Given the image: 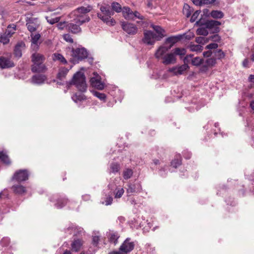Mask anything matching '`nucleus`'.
Returning <instances> with one entry per match:
<instances>
[{"label":"nucleus","mask_w":254,"mask_h":254,"mask_svg":"<svg viewBox=\"0 0 254 254\" xmlns=\"http://www.w3.org/2000/svg\"><path fill=\"white\" fill-rule=\"evenodd\" d=\"M182 36H179L177 37H171L166 39V42L171 43V45L170 46H173V45L178 40L180 39Z\"/></svg>","instance_id":"obj_44"},{"label":"nucleus","mask_w":254,"mask_h":254,"mask_svg":"<svg viewBox=\"0 0 254 254\" xmlns=\"http://www.w3.org/2000/svg\"><path fill=\"white\" fill-rule=\"evenodd\" d=\"M28 177L29 174L26 170H20L14 173L12 179L17 182H22L28 180Z\"/></svg>","instance_id":"obj_11"},{"label":"nucleus","mask_w":254,"mask_h":254,"mask_svg":"<svg viewBox=\"0 0 254 254\" xmlns=\"http://www.w3.org/2000/svg\"><path fill=\"white\" fill-rule=\"evenodd\" d=\"M47 67L43 63L33 64L31 66V70L33 72H45Z\"/></svg>","instance_id":"obj_18"},{"label":"nucleus","mask_w":254,"mask_h":254,"mask_svg":"<svg viewBox=\"0 0 254 254\" xmlns=\"http://www.w3.org/2000/svg\"><path fill=\"white\" fill-rule=\"evenodd\" d=\"M195 25L199 26H204L207 29L212 30L214 32H217L219 31V28L218 26L221 25V22L219 21L211 20H207L204 23H203L201 20H198L196 22Z\"/></svg>","instance_id":"obj_6"},{"label":"nucleus","mask_w":254,"mask_h":254,"mask_svg":"<svg viewBox=\"0 0 254 254\" xmlns=\"http://www.w3.org/2000/svg\"><path fill=\"white\" fill-rule=\"evenodd\" d=\"M31 58L33 64L43 63L45 60V57L44 55L37 52L33 53Z\"/></svg>","instance_id":"obj_20"},{"label":"nucleus","mask_w":254,"mask_h":254,"mask_svg":"<svg viewBox=\"0 0 254 254\" xmlns=\"http://www.w3.org/2000/svg\"><path fill=\"white\" fill-rule=\"evenodd\" d=\"M132 19H131L132 20H134V18L136 17V18H137L139 19H141V20H143L144 19V16H143L142 15H141L138 11H135L134 12H133L132 11Z\"/></svg>","instance_id":"obj_52"},{"label":"nucleus","mask_w":254,"mask_h":254,"mask_svg":"<svg viewBox=\"0 0 254 254\" xmlns=\"http://www.w3.org/2000/svg\"><path fill=\"white\" fill-rule=\"evenodd\" d=\"M204 58H208L212 56L214 58L218 60L222 59L224 58L225 54L220 49H217L215 51H207L203 53Z\"/></svg>","instance_id":"obj_10"},{"label":"nucleus","mask_w":254,"mask_h":254,"mask_svg":"<svg viewBox=\"0 0 254 254\" xmlns=\"http://www.w3.org/2000/svg\"><path fill=\"white\" fill-rule=\"evenodd\" d=\"M172 47V46H170L169 47L165 46H160L157 50L155 54V56L157 59H162L163 57L165 56V54Z\"/></svg>","instance_id":"obj_21"},{"label":"nucleus","mask_w":254,"mask_h":254,"mask_svg":"<svg viewBox=\"0 0 254 254\" xmlns=\"http://www.w3.org/2000/svg\"><path fill=\"white\" fill-rule=\"evenodd\" d=\"M80 25L76 23H69L66 25V28L71 33L76 34L81 30Z\"/></svg>","instance_id":"obj_24"},{"label":"nucleus","mask_w":254,"mask_h":254,"mask_svg":"<svg viewBox=\"0 0 254 254\" xmlns=\"http://www.w3.org/2000/svg\"><path fill=\"white\" fill-rule=\"evenodd\" d=\"M93 94L95 96L100 99L101 101H105L106 96L104 93H100L98 91H93Z\"/></svg>","instance_id":"obj_46"},{"label":"nucleus","mask_w":254,"mask_h":254,"mask_svg":"<svg viewBox=\"0 0 254 254\" xmlns=\"http://www.w3.org/2000/svg\"><path fill=\"white\" fill-rule=\"evenodd\" d=\"M113 201V198L111 196L107 197L106 199V205H108L112 204Z\"/></svg>","instance_id":"obj_59"},{"label":"nucleus","mask_w":254,"mask_h":254,"mask_svg":"<svg viewBox=\"0 0 254 254\" xmlns=\"http://www.w3.org/2000/svg\"><path fill=\"white\" fill-rule=\"evenodd\" d=\"M46 79V77L44 75L36 74L32 76L31 80L33 83L41 84L44 83Z\"/></svg>","instance_id":"obj_25"},{"label":"nucleus","mask_w":254,"mask_h":254,"mask_svg":"<svg viewBox=\"0 0 254 254\" xmlns=\"http://www.w3.org/2000/svg\"><path fill=\"white\" fill-rule=\"evenodd\" d=\"M10 37L7 35L5 32L0 34V42L3 44H7L9 42Z\"/></svg>","instance_id":"obj_39"},{"label":"nucleus","mask_w":254,"mask_h":254,"mask_svg":"<svg viewBox=\"0 0 254 254\" xmlns=\"http://www.w3.org/2000/svg\"><path fill=\"white\" fill-rule=\"evenodd\" d=\"M12 189L14 193L18 194H23L26 192V188L22 185H14L12 187Z\"/></svg>","instance_id":"obj_26"},{"label":"nucleus","mask_w":254,"mask_h":254,"mask_svg":"<svg viewBox=\"0 0 254 254\" xmlns=\"http://www.w3.org/2000/svg\"><path fill=\"white\" fill-rule=\"evenodd\" d=\"M30 36L31 37V47L32 48L37 51L39 49L40 43L38 41L41 38V35L39 33L34 34L31 33Z\"/></svg>","instance_id":"obj_15"},{"label":"nucleus","mask_w":254,"mask_h":254,"mask_svg":"<svg viewBox=\"0 0 254 254\" xmlns=\"http://www.w3.org/2000/svg\"><path fill=\"white\" fill-rule=\"evenodd\" d=\"M176 62V58L173 52L167 54L163 58L162 63L166 65L173 64Z\"/></svg>","instance_id":"obj_16"},{"label":"nucleus","mask_w":254,"mask_h":254,"mask_svg":"<svg viewBox=\"0 0 254 254\" xmlns=\"http://www.w3.org/2000/svg\"><path fill=\"white\" fill-rule=\"evenodd\" d=\"M53 59L54 61H58L63 64H67V61L64 56L59 53H55L53 55Z\"/></svg>","instance_id":"obj_30"},{"label":"nucleus","mask_w":254,"mask_h":254,"mask_svg":"<svg viewBox=\"0 0 254 254\" xmlns=\"http://www.w3.org/2000/svg\"><path fill=\"white\" fill-rule=\"evenodd\" d=\"M69 70L66 67L60 68L59 73L57 75V77L60 80H63L67 74Z\"/></svg>","instance_id":"obj_28"},{"label":"nucleus","mask_w":254,"mask_h":254,"mask_svg":"<svg viewBox=\"0 0 254 254\" xmlns=\"http://www.w3.org/2000/svg\"><path fill=\"white\" fill-rule=\"evenodd\" d=\"M110 254H124L123 253L121 252L120 251L119 252H113L110 253Z\"/></svg>","instance_id":"obj_63"},{"label":"nucleus","mask_w":254,"mask_h":254,"mask_svg":"<svg viewBox=\"0 0 254 254\" xmlns=\"http://www.w3.org/2000/svg\"><path fill=\"white\" fill-rule=\"evenodd\" d=\"M65 26H66L65 22H61L57 24V27L60 30L64 29Z\"/></svg>","instance_id":"obj_58"},{"label":"nucleus","mask_w":254,"mask_h":254,"mask_svg":"<svg viewBox=\"0 0 254 254\" xmlns=\"http://www.w3.org/2000/svg\"><path fill=\"white\" fill-rule=\"evenodd\" d=\"M196 43L200 44H204L206 42V39L204 37H198L195 39Z\"/></svg>","instance_id":"obj_55"},{"label":"nucleus","mask_w":254,"mask_h":254,"mask_svg":"<svg viewBox=\"0 0 254 254\" xmlns=\"http://www.w3.org/2000/svg\"><path fill=\"white\" fill-rule=\"evenodd\" d=\"M123 14L125 19L127 20L132 19V11L128 7H124L122 10Z\"/></svg>","instance_id":"obj_27"},{"label":"nucleus","mask_w":254,"mask_h":254,"mask_svg":"<svg viewBox=\"0 0 254 254\" xmlns=\"http://www.w3.org/2000/svg\"><path fill=\"white\" fill-rule=\"evenodd\" d=\"M67 203V200L66 199H61L58 201L56 203L57 208H61L63 207Z\"/></svg>","instance_id":"obj_50"},{"label":"nucleus","mask_w":254,"mask_h":254,"mask_svg":"<svg viewBox=\"0 0 254 254\" xmlns=\"http://www.w3.org/2000/svg\"><path fill=\"white\" fill-rule=\"evenodd\" d=\"M92 9V6L88 5L87 7L81 6L78 7L69 15L70 18L73 19V22L79 25H82L84 23L88 22L90 18L87 15Z\"/></svg>","instance_id":"obj_1"},{"label":"nucleus","mask_w":254,"mask_h":254,"mask_svg":"<svg viewBox=\"0 0 254 254\" xmlns=\"http://www.w3.org/2000/svg\"><path fill=\"white\" fill-rule=\"evenodd\" d=\"M204 58L205 59H203V65L201 68V70L202 71H206L208 68L214 66L216 63L215 59L212 56Z\"/></svg>","instance_id":"obj_12"},{"label":"nucleus","mask_w":254,"mask_h":254,"mask_svg":"<svg viewBox=\"0 0 254 254\" xmlns=\"http://www.w3.org/2000/svg\"><path fill=\"white\" fill-rule=\"evenodd\" d=\"M100 240V236H93L92 238V243L94 245L97 246L98 244L99 241Z\"/></svg>","instance_id":"obj_56"},{"label":"nucleus","mask_w":254,"mask_h":254,"mask_svg":"<svg viewBox=\"0 0 254 254\" xmlns=\"http://www.w3.org/2000/svg\"><path fill=\"white\" fill-rule=\"evenodd\" d=\"M218 45L216 43H211L206 47V49H208V51H215L217 50Z\"/></svg>","instance_id":"obj_48"},{"label":"nucleus","mask_w":254,"mask_h":254,"mask_svg":"<svg viewBox=\"0 0 254 254\" xmlns=\"http://www.w3.org/2000/svg\"><path fill=\"white\" fill-rule=\"evenodd\" d=\"M151 27H152L156 33L155 35L157 41L161 40L165 36V31L160 26L152 24Z\"/></svg>","instance_id":"obj_17"},{"label":"nucleus","mask_w":254,"mask_h":254,"mask_svg":"<svg viewBox=\"0 0 254 254\" xmlns=\"http://www.w3.org/2000/svg\"><path fill=\"white\" fill-rule=\"evenodd\" d=\"M250 106L253 110H254V100L251 101Z\"/></svg>","instance_id":"obj_62"},{"label":"nucleus","mask_w":254,"mask_h":254,"mask_svg":"<svg viewBox=\"0 0 254 254\" xmlns=\"http://www.w3.org/2000/svg\"><path fill=\"white\" fill-rule=\"evenodd\" d=\"M210 15L214 18H221L224 16L223 13L219 10H212Z\"/></svg>","instance_id":"obj_38"},{"label":"nucleus","mask_w":254,"mask_h":254,"mask_svg":"<svg viewBox=\"0 0 254 254\" xmlns=\"http://www.w3.org/2000/svg\"><path fill=\"white\" fill-rule=\"evenodd\" d=\"M142 40L143 43L148 45H153L155 41H157L155 34L150 30L144 31Z\"/></svg>","instance_id":"obj_7"},{"label":"nucleus","mask_w":254,"mask_h":254,"mask_svg":"<svg viewBox=\"0 0 254 254\" xmlns=\"http://www.w3.org/2000/svg\"><path fill=\"white\" fill-rule=\"evenodd\" d=\"M248 60L245 59V60L243 61V65H244V66H247V64H248Z\"/></svg>","instance_id":"obj_64"},{"label":"nucleus","mask_w":254,"mask_h":254,"mask_svg":"<svg viewBox=\"0 0 254 254\" xmlns=\"http://www.w3.org/2000/svg\"><path fill=\"white\" fill-rule=\"evenodd\" d=\"M203 59L200 57H195L191 60V64L194 66L203 65Z\"/></svg>","instance_id":"obj_34"},{"label":"nucleus","mask_w":254,"mask_h":254,"mask_svg":"<svg viewBox=\"0 0 254 254\" xmlns=\"http://www.w3.org/2000/svg\"><path fill=\"white\" fill-rule=\"evenodd\" d=\"M121 26L125 32L130 35L136 34L138 31V28L135 24L128 22H122Z\"/></svg>","instance_id":"obj_8"},{"label":"nucleus","mask_w":254,"mask_h":254,"mask_svg":"<svg viewBox=\"0 0 254 254\" xmlns=\"http://www.w3.org/2000/svg\"><path fill=\"white\" fill-rule=\"evenodd\" d=\"M196 5H200L201 0H191Z\"/></svg>","instance_id":"obj_60"},{"label":"nucleus","mask_w":254,"mask_h":254,"mask_svg":"<svg viewBox=\"0 0 254 254\" xmlns=\"http://www.w3.org/2000/svg\"><path fill=\"white\" fill-rule=\"evenodd\" d=\"M88 53L84 47H78L71 49V58L70 61L73 64L78 63L87 58Z\"/></svg>","instance_id":"obj_4"},{"label":"nucleus","mask_w":254,"mask_h":254,"mask_svg":"<svg viewBox=\"0 0 254 254\" xmlns=\"http://www.w3.org/2000/svg\"><path fill=\"white\" fill-rule=\"evenodd\" d=\"M72 99L75 102L77 103L78 101L86 100V96L82 93H75L72 97Z\"/></svg>","instance_id":"obj_33"},{"label":"nucleus","mask_w":254,"mask_h":254,"mask_svg":"<svg viewBox=\"0 0 254 254\" xmlns=\"http://www.w3.org/2000/svg\"><path fill=\"white\" fill-rule=\"evenodd\" d=\"M197 35L206 36L208 34V32L205 26L203 27H200L196 30Z\"/></svg>","instance_id":"obj_43"},{"label":"nucleus","mask_w":254,"mask_h":254,"mask_svg":"<svg viewBox=\"0 0 254 254\" xmlns=\"http://www.w3.org/2000/svg\"><path fill=\"white\" fill-rule=\"evenodd\" d=\"M112 9L113 11L116 12H120L122 11L123 8L121 5L117 2H113L111 4Z\"/></svg>","instance_id":"obj_37"},{"label":"nucleus","mask_w":254,"mask_h":254,"mask_svg":"<svg viewBox=\"0 0 254 254\" xmlns=\"http://www.w3.org/2000/svg\"><path fill=\"white\" fill-rule=\"evenodd\" d=\"M98 7L100 12L97 13L98 17L109 25H114L116 21L113 18H111L114 12L110 9V6L106 4L101 5L98 4Z\"/></svg>","instance_id":"obj_2"},{"label":"nucleus","mask_w":254,"mask_h":254,"mask_svg":"<svg viewBox=\"0 0 254 254\" xmlns=\"http://www.w3.org/2000/svg\"><path fill=\"white\" fill-rule=\"evenodd\" d=\"M0 159L2 162L6 164H9L10 163L8 156L2 152H0Z\"/></svg>","instance_id":"obj_45"},{"label":"nucleus","mask_w":254,"mask_h":254,"mask_svg":"<svg viewBox=\"0 0 254 254\" xmlns=\"http://www.w3.org/2000/svg\"><path fill=\"white\" fill-rule=\"evenodd\" d=\"M135 244L133 242L131 241L130 238H127L119 248L121 252L124 254L131 252L134 248Z\"/></svg>","instance_id":"obj_9"},{"label":"nucleus","mask_w":254,"mask_h":254,"mask_svg":"<svg viewBox=\"0 0 254 254\" xmlns=\"http://www.w3.org/2000/svg\"><path fill=\"white\" fill-rule=\"evenodd\" d=\"M46 19L49 23L50 24H54L55 23H58L61 19V17H57L55 18H51L49 16H46Z\"/></svg>","instance_id":"obj_47"},{"label":"nucleus","mask_w":254,"mask_h":254,"mask_svg":"<svg viewBox=\"0 0 254 254\" xmlns=\"http://www.w3.org/2000/svg\"><path fill=\"white\" fill-rule=\"evenodd\" d=\"M188 68L189 66L186 64H184L179 66L174 67L170 68L169 71L173 72L176 75H181Z\"/></svg>","instance_id":"obj_19"},{"label":"nucleus","mask_w":254,"mask_h":254,"mask_svg":"<svg viewBox=\"0 0 254 254\" xmlns=\"http://www.w3.org/2000/svg\"><path fill=\"white\" fill-rule=\"evenodd\" d=\"M192 11L191 8L188 4H184L183 9L184 15L186 17H189L190 16Z\"/></svg>","instance_id":"obj_35"},{"label":"nucleus","mask_w":254,"mask_h":254,"mask_svg":"<svg viewBox=\"0 0 254 254\" xmlns=\"http://www.w3.org/2000/svg\"><path fill=\"white\" fill-rule=\"evenodd\" d=\"M125 192V190L123 188H117L115 190V191L114 192L115 194V198H121L122 195H123L124 193Z\"/></svg>","instance_id":"obj_42"},{"label":"nucleus","mask_w":254,"mask_h":254,"mask_svg":"<svg viewBox=\"0 0 254 254\" xmlns=\"http://www.w3.org/2000/svg\"><path fill=\"white\" fill-rule=\"evenodd\" d=\"M127 192L128 194L136 192L134 185L128 184V188L127 190Z\"/></svg>","instance_id":"obj_51"},{"label":"nucleus","mask_w":254,"mask_h":254,"mask_svg":"<svg viewBox=\"0 0 254 254\" xmlns=\"http://www.w3.org/2000/svg\"><path fill=\"white\" fill-rule=\"evenodd\" d=\"M91 85L99 90H102L104 88V84L101 81L100 76L93 77L90 79Z\"/></svg>","instance_id":"obj_14"},{"label":"nucleus","mask_w":254,"mask_h":254,"mask_svg":"<svg viewBox=\"0 0 254 254\" xmlns=\"http://www.w3.org/2000/svg\"><path fill=\"white\" fill-rule=\"evenodd\" d=\"M83 244V242L81 239H74L71 244L72 250L75 252L79 251Z\"/></svg>","instance_id":"obj_23"},{"label":"nucleus","mask_w":254,"mask_h":254,"mask_svg":"<svg viewBox=\"0 0 254 254\" xmlns=\"http://www.w3.org/2000/svg\"><path fill=\"white\" fill-rule=\"evenodd\" d=\"M13 66H14V64L9 59L4 57H0V68L3 69Z\"/></svg>","instance_id":"obj_13"},{"label":"nucleus","mask_w":254,"mask_h":254,"mask_svg":"<svg viewBox=\"0 0 254 254\" xmlns=\"http://www.w3.org/2000/svg\"><path fill=\"white\" fill-rule=\"evenodd\" d=\"M189 48L190 49V51L196 52H200L203 50V47L202 46L200 45H195L191 43L189 46Z\"/></svg>","instance_id":"obj_32"},{"label":"nucleus","mask_w":254,"mask_h":254,"mask_svg":"<svg viewBox=\"0 0 254 254\" xmlns=\"http://www.w3.org/2000/svg\"><path fill=\"white\" fill-rule=\"evenodd\" d=\"M216 0H201L200 5L202 4H208L214 3Z\"/></svg>","instance_id":"obj_57"},{"label":"nucleus","mask_w":254,"mask_h":254,"mask_svg":"<svg viewBox=\"0 0 254 254\" xmlns=\"http://www.w3.org/2000/svg\"><path fill=\"white\" fill-rule=\"evenodd\" d=\"M200 12V11L199 10H196V11L194 12V13L192 14L190 18V21L191 22H193L196 20Z\"/></svg>","instance_id":"obj_53"},{"label":"nucleus","mask_w":254,"mask_h":254,"mask_svg":"<svg viewBox=\"0 0 254 254\" xmlns=\"http://www.w3.org/2000/svg\"><path fill=\"white\" fill-rule=\"evenodd\" d=\"M25 21L26 27L31 33L36 31L40 26V22L38 18L26 17Z\"/></svg>","instance_id":"obj_5"},{"label":"nucleus","mask_w":254,"mask_h":254,"mask_svg":"<svg viewBox=\"0 0 254 254\" xmlns=\"http://www.w3.org/2000/svg\"><path fill=\"white\" fill-rule=\"evenodd\" d=\"M110 172L113 173L118 172L120 170V165L117 163H112L110 166Z\"/></svg>","instance_id":"obj_36"},{"label":"nucleus","mask_w":254,"mask_h":254,"mask_svg":"<svg viewBox=\"0 0 254 254\" xmlns=\"http://www.w3.org/2000/svg\"><path fill=\"white\" fill-rule=\"evenodd\" d=\"M25 44L23 42H18L15 46L14 49V54L18 58L22 56V50L24 49Z\"/></svg>","instance_id":"obj_22"},{"label":"nucleus","mask_w":254,"mask_h":254,"mask_svg":"<svg viewBox=\"0 0 254 254\" xmlns=\"http://www.w3.org/2000/svg\"><path fill=\"white\" fill-rule=\"evenodd\" d=\"M119 238V236L117 233H112L109 236V241L111 243H113L114 245H116L118 243V240Z\"/></svg>","instance_id":"obj_41"},{"label":"nucleus","mask_w":254,"mask_h":254,"mask_svg":"<svg viewBox=\"0 0 254 254\" xmlns=\"http://www.w3.org/2000/svg\"><path fill=\"white\" fill-rule=\"evenodd\" d=\"M133 171L131 169L127 168L123 172V177L125 180H127L131 177Z\"/></svg>","instance_id":"obj_40"},{"label":"nucleus","mask_w":254,"mask_h":254,"mask_svg":"<svg viewBox=\"0 0 254 254\" xmlns=\"http://www.w3.org/2000/svg\"><path fill=\"white\" fill-rule=\"evenodd\" d=\"M147 6L149 8L152 7L153 4H152L151 0H147Z\"/></svg>","instance_id":"obj_61"},{"label":"nucleus","mask_w":254,"mask_h":254,"mask_svg":"<svg viewBox=\"0 0 254 254\" xmlns=\"http://www.w3.org/2000/svg\"><path fill=\"white\" fill-rule=\"evenodd\" d=\"M172 52L174 54L175 57H176V56H184L186 54V50L184 48H177L174 49Z\"/></svg>","instance_id":"obj_31"},{"label":"nucleus","mask_w":254,"mask_h":254,"mask_svg":"<svg viewBox=\"0 0 254 254\" xmlns=\"http://www.w3.org/2000/svg\"><path fill=\"white\" fill-rule=\"evenodd\" d=\"M63 38L65 41L67 42L72 43L73 42V40L71 37V36L68 34H65L63 35Z\"/></svg>","instance_id":"obj_54"},{"label":"nucleus","mask_w":254,"mask_h":254,"mask_svg":"<svg viewBox=\"0 0 254 254\" xmlns=\"http://www.w3.org/2000/svg\"><path fill=\"white\" fill-rule=\"evenodd\" d=\"M16 30V26L14 24H9L7 27V29L5 31V33L8 35L10 38L12 36L13 34L15 33V31Z\"/></svg>","instance_id":"obj_29"},{"label":"nucleus","mask_w":254,"mask_h":254,"mask_svg":"<svg viewBox=\"0 0 254 254\" xmlns=\"http://www.w3.org/2000/svg\"><path fill=\"white\" fill-rule=\"evenodd\" d=\"M68 84L75 85L77 89L81 92H85L87 90V86L85 76L84 73L81 71H77L73 75Z\"/></svg>","instance_id":"obj_3"},{"label":"nucleus","mask_w":254,"mask_h":254,"mask_svg":"<svg viewBox=\"0 0 254 254\" xmlns=\"http://www.w3.org/2000/svg\"><path fill=\"white\" fill-rule=\"evenodd\" d=\"M182 161L181 159L176 158L171 162V165L176 168L181 164Z\"/></svg>","instance_id":"obj_49"}]
</instances>
